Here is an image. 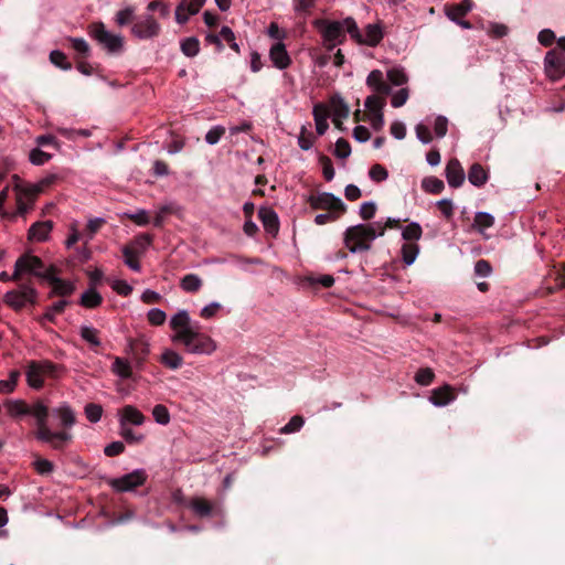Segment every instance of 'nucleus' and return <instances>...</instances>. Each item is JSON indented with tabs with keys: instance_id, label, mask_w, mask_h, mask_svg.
Listing matches in <instances>:
<instances>
[{
	"instance_id": "obj_63",
	"label": "nucleus",
	"mask_w": 565,
	"mask_h": 565,
	"mask_svg": "<svg viewBox=\"0 0 565 565\" xmlns=\"http://www.w3.org/2000/svg\"><path fill=\"white\" fill-rule=\"evenodd\" d=\"M167 315L160 309H151L148 312V321L150 324L159 327L166 323Z\"/></svg>"
},
{
	"instance_id": "obj_15",
	"label": "nucleus",
	"mask_w": 565,
	"mask_h": 565,
	"mask_svg": "<svg viewBox=\"0 0 565 565\" xmlns=\"http://www.w3.org/2000/svg\"><path fill=\"white\" fill-rule=\"evenodd\" d=\"M58 180L57 174H49L42 178L38 184H28L23 185L24 195H26L30 200H35L39 194L45 191V189L51 188Z\"/></svg>"
},
{
	"instance_id": "obj_24",
	"label": "nucleus",
	"mask_w": 565,
	"mask_h": 565,
	"mask_svg": "<svg viewBox=\"0 0 565 565\" xmlns=\"http://www.w3.org/2000/svg\"><path fill=\"white\" fill-rule=\"evenodd\" d=\"M468 180L477 188L483 186L488 181V171L480 163L475 162L469 168Z\"/></svg>"
},
{
	"instance_id": "obj_34",
	"label": "nucleus",
	"mask_w": 565,
	"mask_h": 565,
	"mask_svg": "<svg viewBox=\"0 0 565 565\" xmlns=\"http://www.w3.org/2000/svg\"><path fill=\"white\" fill-rule=\"evenodd\" d=\"M7 412L12 417L28 416L30 404L22 399L6 402Z\"/></svg>"
},
{
	"instance_id": "obj_41",
	"label": "nucleus",
	"mask_w": 565,
	"mask_h": 565,
	"mask_svg": "<svg viewBox=\"0 0 565 565\" xmlns=\"http://www.w3.org/2000/svg\"><path fill=\"white\" fill-rule=\"evenodd\" d=\"M419 253V247L417 244L413 243H406L402 245L401 254H402V260L406 265H412L414 260L417 258V255Z\"/></svg>"
},
{
	"instance_id": "obj_56",
	"label": "nucleus",
	"mask_w": 565,
	"mask_h": 565,
	"mask_svg": "<svg viewBox=\"0 0 565 565\" xmlns=\"http://www.w3.org/2000/svg\"><path fill=\"white\" fill-rule=\"evenodd\" d=\"M493 225V216L487 212H477L475 216V226L484 230Z\"/></svg>"
},
{
	"instance_id": "obj_11",
	"label": "nucleus",
	"mask_w": 565,
	"mask_h": 565,
	"mask_svg": "<svg viewBox=\"0 0 565 565\" xmlns=\"http://www.w3.org/2000/svg\"><path fill=\"white\" fill-rule=\"evenodd\" d=\"M45 268L42 259L34 255H22L15 262V270L12 274V281L18 282L22 273H30L33 276L38 275Z\"/></svg>"
},
{
	"instance_id": "obj_47",
	"label": "nucleus",
	"mask_w": 565,
	"mask_h": 565,
	"mask_svg": "<svg viewBox=\"0 0 565 565\" xmlns=\"http://www.w3.org/2000/svg\"><path fill=\"white\" fill-rule=\"evenodd\" d=\"M97 329L90 327H82L81 328V338L86 341V343L90 344L92 348H98L100 342L97 337Z\"/></svg>"
},
{
	"instance_id": "obj_23",
	"label": "nucleus",
	"mask_w": 565,
	"mask_h": 565,
	"mask_svg": "<svg viewBox=\"0 0 565 565\" xmlns=\"http://www.w3.org/2000/svg\"><path fill=\"white\" fill-rule=\"evenodd\" d=\"M45 375L41 373L36 361H30L26 369V381L30 387L33 390H41L43 386V377Z\"/></svg>"
},
{
	"instance_id": "obj_2",
	"label": "nucleus",
	"mask_w": 565,
	"mask_h": 565,
	"mask_svg": "<svg viewBox=\"0 0 565 565\" xmlns=\"http://www.w3.org/2000/svg\"><path fill=\"white\" fill-rule=\"evenodd\" d=\"M377 237L373 225H351L344 231L343 242L350 253L371 250L372 242Z\"/></svg>"
},
{
	"instance_id": "obj_57",
	"label": "nucleus",
	"mask_w": 565,
	"mask_h": 565,
	"mask_svg": "<svg viewBox=\"0 0 565 565\" xmlns=\"http://www.w3.org/2000/svg\"><path fill=\"white\" fill-rule=\"evenodd\" d=\"M153 418L160 425H167L171 417L169 416V412L164 405H156L152 411Z\"/></svg>"
},
{
	"instance_id": "obj_36",
	"label": "nucleus",
	"mask_w": 565,
	"mask_h": 565,
	"mask_svg": "<svg viewBox=\"0 0 565 565\" xmlns=\"http://www.w3.org/2000/svg\"><path fill=\"white\" fill-rule=\"evenodd\" d=\"M67 306L68 301L58 300L57 302L53 303L52 306L45 309V313L42 315V319L47 322L54 323V321L56 320V315H62Z\"/></svg>"
},
{
	"instance_id": "obj_19",
	"label": "nucleus",
	"mask_w": 565,
	"mask_h": 565,
	"mask_svg": "<svg viewBox=\"0 0 565 565\" xmlns=\"http://www.w3.org/2000/svg\"><path fill=\"white\" fill-rule=\"evenodd\" d=\"M258 218H260L265 231L276 235L279 232V216L270 207H260L258 210Z\"/></svg>"
},
{
	"instance_id": "obj_17",
	"label": "nucleus",
	"mask_w": 565,
	"mask_h": 565,
	"mask_svg": "<svg viewBox=\"0 0 565 565\" xmlns=\"http://www.w3.org/2000/svg\"><path fill=\"white\" fill-rule=\"evenodd\" d=\"M457 398V394L454 393V388L445 384L439 388H434L433 393H430V403H433L437 407H444L454 402Z\"/></svg>"
},
{
	"instance_id": "obj_59",
	"label": "nucleus",
	"mask_w": 565,
	"mask_h": 565,
	"mask_svg": "<svg viewBox=\"0 0 565 565\" xmlns=\"http://www.w3.org/2000/svg\"><path fill=\"white\" fill-rule=\"evenodd\" d=\"M370 178L375 182L385 181L388 178V171L382 164H373L370 169Z\"/></svg>"
},
{
	"instance_id": "obj_8",
	"label": "nucleus",
	"mask_w": 565,
	"mask_h": 565,
	"mask_svg": "<svg viewBox=\"0 0 565 565\" xmlns=\"http://www.w3.org/2000/svg\"><path fill=\"white\" fill-rule=\"evenodd\" d=\"M147 479L148 475L146 473V471L142 469H137L122 477L109 480L108 484L110 486L111 489L116 491L126 492L134 491L137 489V487L143 486Z\"/></svg>"
},
{
	"instance_id": "obj_28",
	"label": "nucleus",
	"mask_w": 565,
	"mask_h": 565,
	"mask_svg": "<svg viewBox=\"0 0 565 565\" xmlns=\"http://www.w3.org/2000/svg\"><path fill=\"white\" fill-rule=\"evenodd\" d=\"M128 348H130V353L135 356L138 365H142L146 356L149 354V345L147 342L142 340H131L128 343Z\"/></svg>"
},
{
	"instance_id": "obj_1",
	"label": "nucleus",
	"mask_w": 565,
	"mask_h": 565,
	"mask_svg": "<svg viewBox=\"0 0 565 565\" xmlns=\"http://www.w3.org/2000/svg\"><path fill=\"white\" fill-rule=\"evenodd\" d=\"M52 413L61 419L63 430L53 431L47 426V417L51 411L45 402L40 398L30 404L28 416H32L35 420V426H38V429L34 431L35 439L51 445L52 449L62 450L64 445L72 439V435L68 434L67 429L75 425V414L66 404L53 409Z\"/></svg>"
},
{
	"instance_id": "obj_26",
	"label": "nucleus",
	"mask_w": 565,
	"mask_h": 565,
	"mask_svg": "<svg viewBox=\"0 0 565 565\" xmlns=\"http://www.w3.org/2000/svg\"><path fill=\"white\" fill-rule=\"evenodd\" d=\"M383 40V32L377 24H367L365 26V36H362V42L359 44H365L370 47H375Z\"/></svg>"
},
{
	"instance_id": "obj_3",
	"label": "nucleus",
	"mask_w": 565,
	"mask_h": 565,
	"mask_svg": "<svg viewBox=\"0 0 565 565\" xmlns=\"http://www.w3.org/2000/svg\"><path fill=\"white\" fill-rule=\"evenodd\" d=\"M172 342L183 344L186 352L193 354L210 355L216 350V343L205 333L200 331L184 330L172 337Z\"/></svg>"
},
{
	"instance_id": "obj_14",
	"label": "nucleus",
	"mask_w": 565,
	"mask_h": 565,
	"mask_svg": "<svg viewBox=\"0 0 565 565\" xmlns=\"http://www.w3.org/2000/svg\"><path fill=\"white\" fill-rule=\"evenodd\" d=\"M269 57L278 70H285L291 65L290 55L281 42H276L269 50Z\"/></svg>"
},
{
	"instance_id": "obj_37",
	"label": "nucleus",
	"mask_w": 565,
	"mask_h": 565,
	"mask_svg": "<svg viewBox=\"0 0 565 565\" xmlns=\"http://www.w3.org/2000/svg\"><path fill=\"white\" fill-rule=\"evenodd\" d=\"M113 370L116 375H118L121 379L128 380L131 379L132 370L131 365L128 363L127 360H124L121 358H115Z\"/></svg>"
},
{
	"instance_id": "obj_46",
	"label": "nucleus",
	"mask_w": 565,
	"mask_h": 565,
	"mask_svg": "<svg viewBox=\"0 0 565 565\" xmlns=\"http://www.w3.org/2000/svg\"><path fill=\"white\" fill-rule=\"evenodd\" d=\"M344 33H349L350 38L356 42H362V35L360 29L356 26V22L352 18H344L343 21Z\"/></svg>"
},
{
	"instance_id": "obj_32",
	"label": "nucleus",
	"mask_w": 565,
	"mask_h": 565,
	"mask_svg": "<svg viewBox=\"0 0 565 565\" xmlns=\"http://www.w3.org/2000/svg\"><path fill=\"white\" fill-rule=\"evenodd\" d=\"M160 363L164 364L167 369L177 370L182 366L183 359L177 351L166 350L163 354H161Z\"/></svg>"
},
{
	"instance_id": "obj_58",
	"label": "nucleus",
	"mask_w": 565,
	"mask_h": 565,
	"mask_svg": "<svg viewBox=\"0 0 565 565\" xmlns=\"http://www.w3.org/2000/svg\"><path fill=\"white\" fill-rule=\"evenodd\" d=\"M57 273H58L57 267L54 265H51L50 267L42 269V271H40L34 277L41 278L42 280H45V281L52 284L53 280H62V278L57 276Z\"/></svg>"
},
{
	"instance_id": "obj_7",
	"label": "nucleus",
	"mask_w": 565,
	"mask_h": 565,
	"mask_svg": "<svg viewBox=\"0 0 565 565\" xmlns=\"http://www.w3.org/2000/svg\"><path fill=\"white\" fill-rule=\"evenodd\" d=\"M308 204L312 210H326L332 213H345L348 210L338 196L327 192L310 194L308 198Z\"/></svg>"
},
{
	"instance_id": "obj_45",
	"label": "nucleus",
	"mask_w": 565,
	"mask_h": 565,
	"mask_svg": "<svg viewBox=\"0 0 565 565\" xmlns=\"http://www.w3.org/2000/svg\"><path fill=\"white\" fill-rule=\"evenodd\" d=\"M435 380V373L434 370L430 367H424L418 369L416 375H414V381H416L417 384L423 386L430 385Z\"/></svg>"
},
{
	"instance_id": "obj_12",
	"label": "nucleus",
	"mask_w": 565,
	"mask_h": 565,
	"mask_svg": "<svg viewBox=\"0 0 565 565\" xmlns=\"http://www.w3.org/2000/svg\"><path fill=\"white\" fill-rule=\"evenodd\" d=\"M188 509L201 519L215 518L222 513V508L218 504L200 495L189 499Z\"/></svg>"
},
{
	"instance_id": "obj_40",
	"label": "nucleus",
	"mask_w": 565,
	"mask_h": 565,
	"mask_svg": "<svg viewBox=\"0 0 565 565\" xmlns=\"http://www.w3.org/2000/svg\"><path fill=\"white\" fill-rule=\"evenodd\" d=\"M202 286L201 278L195 274H188L181 280V287L188 292H198Z\"/></svg>"
},
{
	"instance_id": "obj_51",
	"label": "nucleus",
	"mask_w": 565,
	"mask_h": 565,
	"mask_svg": "<svg viewBox=\"0 0 565 565\" xmlns=\"http://www.w3.org/2000/svg\"><path fill=\"white\" fill-rule=\"evenodd\" d=\"M315 135L308 131V129L305 126H302L301 132H299L298 136V147L307 151L312 147Z\"/></svg>"
},
{
	"instance_id": "obj_20",
	"label": "nucleus",
	"mask_w": 565,
	"mask_h": 565,
	"mask_svg": "<svg viewBox=\"0 0 565 565\" xmlns=\"http://www.w3.org/2000/svg\"><path fill=\"white\" fill-rule=\"evenodd\" d=\"M472 9L473 0H462L457 4L446 6V15L451 21H458V19L465 17Z\"/></svg>"
},
{
	"instance_id": "obj_52",
	"label": "nucleus",
	"mask_w": 565,
	"mask_h": 565,
	"mask_svg": "<svg viewBox=\"0 0 565 565\" xmlns=\"http://www.w3.org/2000/svg\"><path fill=\"white\" fill-rule=\"evenodd\" d=\"M387 78L395 86H403L407 82L406 73L401 68H392L387 72Z\"/></svg>"
},
{
	"instance_id": "obj_16",
	"label": "nucleus",
	"mask_w": 565,
	"mask_h": 565,
	"mask_svg": "<svg viewBox=\"0 0 565 565\" xmlns=\"http://www.w3.org/2000/svg\"><path fill=\"white\" fill-rule=\"evenodd\" d=\"M366 85L383 97L391 93L390 84L384 81L383 73L380 70H373L367 74Z\"/></svg>"
},
{
	"instance_id": "obj_13",
	"label": "nucleus",
	"mask_w": 565,
	"mask_h": 565,
	"mask_svg": "<svg viewBox=\"0 0 565 565\" xmlns=\"http://www.w3.org/2000/svg\"><path fill=\"white\" fill-rule=\"evenodd\" d=\"M445 171L448 185L458 189L463 184L465 171L457 158H451L447 161Z\"/></svg>"
},
{
	"instance_id": "obj_55",
	"label": "nucleus",
	"mask_w": 565,
	"mask_h": 565,
	"mask_svg": "<svg viewBox=\"0 0 565 565\" xmlns=\"http://www.w3.org/2000/svg\"><path fill=\"white\" fill-rule=\"evenodd\" d=\"M319 162L322 167V175H324L326 181H332L333 175H334V170H333L331 159L326 154H321L319 157Z\"/></svg>"
},
{
	"instance_id": "obj_31",
	"label": "nucleus",
	"mask_w": 565,
	"mask_h": 565,
	"mask_svg": "<svg viewBox=\"0 0 565 565\" xmlns=\"http://www.w3.org/2000/svg\"><path fill=\"white\" fill-rule=\"evenodd\" d=\"M153 243V235L151 234H139L130 242V244L125 246H131L132 250L138 255H142L148 247Z\"/></svg>"
},
{
	"instance_id": "obj_22",
	"label": "nucleus",
	"mask_w": 565,
	"mask_h": 565,
	"mask_svg": "<svg viewBox=\"0 0 565 565\" xmlns=\"http://www.w3.org/2000/svg\"><path fill=\"white\" fill-rule=\"evenodd\" d=\"M52 290L47 294V298L53 299L55 297H68L75 291V286L68 280H53L50 284Z\"/></svg>"
},
{
	"instance_id": "obj_18",
	"label": "nucleus",
	"mask_w": 565,
	"mask_h": 565,
	"mask_svg": "<svg viewBox=\"0 0 565 565\" xmlns=\"http://www.w3.org/2000/svg\"><path fill=\"white\" fill-rule=\"evenodd\" d=\"M52 221H38L30 225L28 238L32 242H44L47 239L49 234L52 232Z\"/></svg>"
},
{
	"instance_id": "obj_64",
	"label": "nucleus",
	"mask_w": 565,
	"mask_h": 565,
	"mask_svg": "<svg viewBox=\"0 0 565 565\" xmlns=\"http://www.w3.org/2000/svg\"><path fill=\"white\" fill-rule=\"evenodd\" d=\"M311 286L320 285L324 288H330L334 284V278L331 275H321L319 277H308Z\"/></svg>"
},
{
	"instance_id": "obj_61",
	"label": "nucleus",
	"mask_w": 565,
	"mask_h": 565,
	"mask_svg": "<svg viewBox=\"0 0 565 565\" xmlns=\"http://www.w3.org/2000/svg\"><path fill=\"white\" fill-rule=\"evenodd\" d=\"M53 462L45 459V458H36L34 461V469L38 471L41 476H47L53 471Z\"/></svg>"
},
{
	"instance_id": "obj_33",
	"label": "nucleus",
	"mask_w": 565,
	"mask_h": 565,
	"mask_svg": "<svg viewBox=\"0 0 565 565\" xmlns=\"http://www.w3.org/2000/svg\"><path fill=\"white\" fill-rule=\"evenodd\" d=\"M136 9L131 6H128L115 13V23L118 24L119 28H124L128 24L135 23L136 21Z\"/></svg>"
},
{
	"instance_id": "obj_62",
	"label": "nucleus",
	"mask_w": 565,
	"mask_h": 565,
	"mask_svg": "<svg viewBox=\"0 0 565 565\" xmlns=\"http://www.w3.org/2000/svg\"><path fill=\"white\" fill-rule=\"evenodd\" d=\"M350 153H351V148H350V143L348 142V140L344 138L338 139L337 143H335V152H333V154H335V157H338L340 159H347V158H349Z\"/></svg>"
},
{
	"instance_id": "obj_35",
	"label": "nucleus",
	"mask_w": 565,
	"mask_h": 565,
	"mask_svg": "<svg viewBox=\"0 0 565 565\" xmlns=\"http://www.w3.org/2000/svg\"><path fill=\"white\" fill-rule=\"evenodd\" d=\"M422 188L425 192L437 195L440 194L443 190H445V183L441 179H437L434 175L424 178L422 181Z\"/></svg>"
},
{
	"instance_id": "obj_48",
	"label": "nucleus",
	"mask_w": 565,
	"mask_h": 565,
	"mask_svg": "<svg viewBox=\"0 0 565 565\" xmlns=\"http://www.w3.org/2000/svg\"><path fill=\"white\" fill-rule=\"evenodd\" d=\"M305 424V419L302 415H294L289 423H287L282 428L280 429L281 434H292L296 431H299Z\"/></svg>"
},
{
	"instance_id": "obj_6",
	"label": "nucleus",
	"mask_w": 565,
	"mask_h": 565,
	"mask_svg": "<svg viewBox=\"0 0 565 565\" xmlns=\"http://www.w3.org/2000/svg\"><path fill=\"white\" fill-rule=\"evenodd\" d=\"M19 290L7 291L4 303L13 310H21L26 303L35 305L36 291L29 284L19 285Z\"/></svg>"
},
{
	"instance_id": "obj_4",
	"label": "nucleus",
	"mask_w": 565,
	"mask_h": 565,
	"mask_svg": "<svg viewBox=\"0 0 565 565\" xmlns=\"http://www.w3.org/2000/svg\"><path fill=\"white\" fill-rule=\"evenodd\" d=\"M313 26L321 34L328 52H331L334 46L345 41L343 22L341 21H330L320 18L315 20Z\"/></svg>"
},
{
	"instance_id": "obj_60",
	"label": "nucleus",
	"mask_w": 565,
	"mask_h": 565,
	"mask_svg": "<svg viewBox=\"0 0 565 565\" xmlns=\"http://www.w3.org/2000/svg\"><path fill=\"white\" fill-rule=\"evenodd\" d=\"M315 6L316 0H294V10H296L298 14H310Z\"/></svg>"
},
{
	"instance_id": "obj_10",
	"label": "nucleus",
	"mask_w": 565,
	"mask_h": 565,
	"mask_svg": "<svg viewBox=\"0 0 565 565\" xmlns=\"http://www.w3.org/2000/svg\"><path fill=\"white\" fill-rule=\"evenodd\" d=\"M544 71L551 81H559L565 74V56L557 50H551L544 57Z\"/></svg>"
},
{
	"instance_id": "obj_5",
	"label": "nucleus",
	"mask_w": 565,
	"mask_h": 565,
	"mask_svg": "<svg viewBox=\"0 0 565 565\" xmlns=\"http://www.w3.org/2000/svg\"><path fill=\"white\" fill-rule=\"evenodd\" d=\"M90 36L109 53L118 54L122 50V38L107 31L103 22H93L89 26Z\"/></svg>"
},
{
	"instance_id": "obj_53",
	"label": "nucleus",
	"mask_w": 565,
	"mask_h": 565,
	"mask_svg": "<svg viewBox=\"0 0 565 565\" xmlns=\"http://www.w3.org/2000/svg\"><path fill=\"white\" fill-rule=\"evenodd\" d=\"M52 158L51 153L44 152L40 148H34L29 154V160L34 166H42L50 161Z\"/></svg>"
},
{
	"instance_id": "obj_43",
	"label": "nucleus",
	"mask_w": 565,
	"mask_h": 565,
	"mask_svg": "<svg viewBox=\"0 0 565 565\" xmlns=\"http://www.w3.org/2000/svg\"><path fill=\"white\" fill-rule=\"evenodd\" d=\"M384 105H385V99L381 95H380V97L372 95V96L366 97V99H365V107H366V110L370 111V114L383 113L382 109H383Z\"/></svg>"
},
{
	"instance_id": "obj_30",
	"label": "nucleus",
	"mask_w": 565,
	"mask_h": 565,
	"mask_svg": "<svg viewBox=\"0 0 565 565\" xmlns=\"http://www.w3.org/2000/svg\"><path fill=\"white\" fill-rule=\"evenodd\" d=\"M103 303V297L96 291L95 287H90L81 296L79 305L86 309H95Z\"/></svg>"
},
{
	"instance_id": "obj_27",
	"label": "nucleus",
	"mask_w": 565,
	"mask_h": 565,
	"mask_svg": "<svg viewBox=\"0 0 565 565\" xmlns=\"http://www.w3.org/2000/svg\"><path fill=\"white\" fill-rule=\"evenodd\" d=\"M143 420L145 416L136 406L127 405L121 409V426H125V422L140 426L143 424Z\"/></svg>"
},
{
	"instance_id": "obj_42",
	"label": "nucleus",
	"mask_w": 565,
	"mask_h": 565,
	"mask_svg": "<svg viewBox=\"0 0 565 565\" xmlns=\"http://www.w3.org/2000/svg\"><path fill=\"white\" fill-rule=\"evenodd\" d=\"M50 61L53 66L63 71H68L72 68V64L68 62L67 55L60 51H51Z\"/></svg>"
},
{
	"instance_id": "obj_49",
	"label": "nucleus",
	"mask_w": 565,
	"mask_h": 565,
	"mask_svg": "<svg viewBox=\"0 0 565 565\" xmlns=\"http://www.w3.org/2000/svg\"><path fill=\"white\" fill-rule=\"evenodd\" d=\"M19 379V371L12 370L10 372V379L9 380H1L0 381V393L1 394H11L17 386Z\"/></svg>"
},
{
	"instance_id": "obj_9",
	"label": "nucleus",
	"mask_w": 565,
	"mask_h": 565,
	"mask_svg": "<svg viewBox=\"0 0 565 565\" xmlns=\"http://www.w3.org/2000/svg\"><path fill=\"white\" fill-rule=\"evenodd\" d=\"M160 33V24L156 21L152 14H147L139 18L131 25V34L139 40L154 39Z\"/></svg>"
},
{
	"instance_id": "obj_39",
	"label": "nucleus",
	"mask_w": 565,
	"mask_h": 565,
	"mask_svg": "<svg viewBox=\"0 0 565 565\" xmlns=\"http://www.w3.org/2000/svg\"><path fill=\"white\" fill-rule=\"evenodd\" d=\"M420 236H423V228L416 222L406 225L402 231V238L406 242H417Z\"/></svg>"
},
{
	"instance_id": "obj_38",
	"label": "nucleus",
	"mask_w": 565,
	"mask_h": 565,
	"mask_svg": "<svg viewBox=\"0 0 565 565\" xmlns=\"http://www.w3.org/2000/svg\"><path fill=\"white\" fill-rule=\"evenodd\" d=\"M183 55L193 57L200 52V41L195 36H189L181 42Z\"/></svg>"
},
{
	"instance_id": "obj_29",
	"label": "nucleus",
	"mask_w": 565,
	"mask_h": 565,
	"mask_svg": "<svg viewBox=\"0 0 565 565\" xmlns=\"http://www.w3.org/2000/svg\"><path fill=\"white\" fill-rule=\"evenodd\" d=\"M330 107L335 118L348 119L350 116V107L338 94L330 98Z\"/></svg>"
},
{
	"instance_id": "obj_44",
	"label": "nucleus",
	"mask_w": 565,
	"mask_h": 565,
	"mask_svg": "<svg viewBox=\"0 0 565 565\" xmlns=\"http://www.w3.org/2000/svg\"><path fill=\"white\" fill-rule=\"evenodd\" d=\"M121 254L125 256V264L128 268L139 271L140 270V264L138 262V255L135 250H132L131 246H125L124 249H121Z\"/></svg>"
},
{
	"instance_id": "obj_54",
	"label": "nucleus",
	"mask_w": 565,
	"mask_h": 565,
	"mask_svg": "<svg viewBox=\"0 0 565 565\" xmlns=\"http://www.w3.org/2000/svg\"><path fill=\"white\" fill-rule=\"evenodd\" d=\"M85 415L87 420L97 423L103 415V407L95 403H89L85 406Z\"/></svg>"
},
{
	"instance_id": "obj_21",
	"label": "nucleus",
	"mask_w": 565,
	"mask_h": 565,
	"mask_svg": "<svg viewBox=\"0 0 565 565\" xmlns=\"http://www.w3.org/2000/svg\"><path fill=\"white\" fill-rule=\"evenodd\" d=\"M170 327L175 333H182L184 330L195 331L191 326L190 317L186 310H181L173 315Z\"/></svg>"
},
{
	"instance_id": "obj_25",
	"label": "nucleus",
	"mask_w": 565,
	"mask_h": 565,
	"mask_svg": "<svg viewBox=\"0 0 565 565\" xmlns=\"http://www.w3.org/2000/svg\"><path fill=\"white\" fill-rule=\"evenodd\" d=\"M13 191L17 193V214L24 216L33 209L35 200L32 201L25 196L23 185L15 184V186H13Z\"/></svg>"
},
{
	"instance_id": "obj_50",
	"label": "nucleus",
	"mask_w": 565,
	"mask_h": 565,
	"mask_svg": "<svg viewBox=\"0 0 565 565\" xmlns=\"http://www.w3.org/2000/svg\"><path fill=\"white\" fill-rule=\"evenodd\" d=\"M68 42L71 43V47H73L79 56L87 57L90 53V46H88L87 42L84 39L68 38Z\"/></svg>"
}]
</instances>
